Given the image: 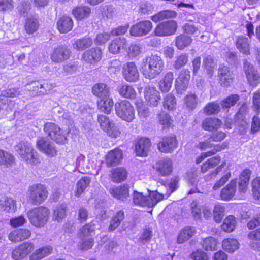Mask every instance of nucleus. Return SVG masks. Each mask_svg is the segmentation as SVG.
<instances>
[{"mask_svg":"<svg viewBox=\"0 0 260 260\" xmlns=\"http://www.w3.org/2000/svg\"><path fill=\"white\" fill-rule=\"evenodd\" d=\"M164 69V61L157 55H152L142 59L140 71L145 78L153 79L158 77Z\"/></svg>","mask_w":260,"mask_h":260,"instance_id":"1","label":"nucleus"},{"mask_svg":"<svg viewBox=\"0 0 260 260\" xmlns=\"http://www.w3.org/2000/svg\"><path fill=\"white\" fill-rule=\"evenodd\" d=\"M49 211L43 206L36 207L27 213V217L30 223L35 226H43L49 219Z\"/></svg>","mask_w":260,"mask_h":260,"instance_id":"2","label":"nucleus"},{"mask_svg":"<svg viewBox=\"0 0 260 260\" xmlns=\"http://www.w3.org/2000/svg\"><path fill=\"white\" fill-rule=\"evenodd\" d=\"M27 194L29 202L34 205L42 203L48 197L46 187L41 184H36L29 187Z\"/></svg>","mask_w":260,"mask_h":260,"instance_id":"3","label":"nucleus"},{"mask_svg":"<svg viewBox=\"0 0 260 260\" xmlns=\"http://www.w3.org/2000/svg\"><path fill=\"white\" fill-rule=\"evenodd\" d=\"M45 133L50 138L58 144H64L67 140V133L56 124L47 122L44 126Z\"/></svg>","mask_w":260,"mask_h":260,"instance_id":"4","label":"nucleus"},{"mask_svg":"<svg viewBox=\"0 0 260 260\" xmlns=\"http://www.w3.org/2000/svg\"><path fill=\"white\" fill-rule=\"evenodd\" d=\"M115 111L117 115L122 120L131 122L135 118V110L128 101L124 100L116 103Z\"/></svg>","mask_w":260,"mask_h":260,"instance_id":"5","label":"nucleus"},{"mask_svg":"<svg viewBox=\"0 0 260 260\" xmlns=\"http://www.w3.org/2000/svg\"><path fill=\"white\" fill-rule=\"evenodd\" d=\"M178 27L175 20H168L159 23L154 29V34L159 37H167L174 35Z\"/></svg>","mask_w":260,"mask_h":260,"instance_id":"6","label":"nucleus"},{"mask_svg":"<svg viewBox=\"0 0 260 260\" xmlns=\"http://www.w3.org/2000/svg\"><path fill=\"white\" fill-rule=\"evenodd\" d=\"M98 122L101 128L107 133L108 136L112 138H117L120 135V132L119 129L113 121H111L107 116L102 115H99Z\"/></svg>","mask_w":260,"mask_h":260,"instance_id":"7","label":"nucleus"},{"mask_svg":"<svg viewBox=\"0 0 260 260\" xmlns=\"http://www.w3.org/2000/svg\"><path fill=\"white\" fill-rule=\"evenodd\" d=\"M152 28V22L149 20H144L133 25L129 31L131 36L142 37L149 33Z\"/></svg>","mask_w":260,"mask_h":260,"instance_id":"8","label":"nucleus"},{"mask_svg":"<svg viewBox=\"0 0 260 260\" xmlns=\"http://www.w3.org/2000/svg\"><path fill=\"white\" fill-rule=\"evenodd\" d=\"M217 74L219 83L221 86L228 87L233 82V74L228 66L223 64H220Z\"/></svg>","mask_w":260,"mask_h":260,"instance_id":"9","label":"nucleus"},{"mask_svg":"<svg viewBox=\"0 0 260 260\" xmlns=\"http://www.w3.org/2000/svg\"><path fill=\"white\" fill-rule=\"evenodd\" d=\"M38 149L49 156L53 157L56 155L57 151L54 144L48 139L41 137L36 142Z\"/></svg>","mask_w":260,"mask_h":260,"instance_id":"10","label":"nucleus"},{"mask_svg":"<svg viewBox=\"0 0 260 260\" xmlns=\"http://www.w3.org/2000/svg\"><path fill=\"white\" fill-rule=\"evenodd\" d=\"M71 51L67 46H59L54 48L51 54V60L57 63L63 62L69 59L71 55Z\"/></svg>","mask_w":260,"mask_h":260,"instance_id":"11","label":"nucleus"},{"mask_svg":"<svg viewBox=\"0 0 260 260\" xmlns=\"http://www.w3.org/2000/svg\"><path fill=\"white\" fill-rule=\"evenodd\" d=\"M177 141L174 136L165 137L158 144V149L162 152L172 153L176 148Z\"/></svg>","mask_w":260,"mask_h":260,"instance_id":"12","label":"nucleus"},{"mask_svg":"<svg viewBox=\"0 0 260 260\" xmlns=\"http://www.w3.org/2000/svg\"><path fill=\"white\" fill-rule=\"evenodd\" d=\"M102 52L100 48H92L84 52L82 55L83 60L89 64H94L102 58Z\"/></svg>","mask_w":260,"mask_h":260,"instance_id":"13","label":"nucleus"},{"mask_svg":"<svg viewBox=\"0 0 260 260\" xmlns=\"http://www.w3.org/2000/svg\"><path fill=\"white\" fill-rule=\"evenodd\" d=\"M123 75L124 79L128 82H136L139 78L137 67L133 62H128L123 66Z\"/></svg>","mask_w":260,"mask_h":260,"instance_id":"14","label":"nucleus"},{"mask_svg":"<svg viewBox=\"0 0 260 260\" xmlns=\"http://www.w3.org/2000/svg\"><path fill=\"white\" fill-rule=\"evenodd\" d=\"M34 249L32 244L24 243L12 251V256L16 260H19L26 256Z\"/></svg>","mask_w":260,"mask_h":260,"instance_id":"15","label":"nucleus"},{"mask_svg":"<svg viewBox=\"0 0 260 260\" xmlns=\"http://www.w3.org/2000/svg\"><path fill=\"white\" fill-rule=\"evenodd\" d=\"M122 159V152L119 149L110 151L106 155V164L109 167L118 165Z\"/></svg>","mask_w":260,"mask_h":260,"instance_id":"16","label":"nucleus"},{"mask_svg":"<svg viewBox=\"0 0 260 260\" xmlns=\"http://www.w3.org/2000/svg\"><path fill=\"white\" fill-rule=\"evenodd\" d=\"M237 188V181L232 180L220 192V197L222 200H230L235 195Z\"/></svg>","mask_w":260,"mask_h":260,"instance_id":"17","label":"nucleus"},{"mask_svg":"<svg viewBox=\"0 0 260 260\" xmlns=\"http://www.w3.org/2000/svg\"><path fill=\"white\" fill-rule=\"evenodd\" d=\"M145 98L148 103L152 106H157L160 100L159 92L149 85L145 88Z\"/></svg>","mask_w":260,"mask_h":260,"instance_id":"18","label":"nucleus"},{"mask_svg":"<svg viewBox=\"0 0 260 260\" xmlns=\"http://www.w3.org/2000/svg\"><path fill=\"white\" fill-rule=\"evenodd\" d=\"M171 159L164 158L160 160L156 164V170L162 176H168L171 174L173 167Z\"/></svg>","mask_w":260,"mask_h":260,"instance_id":"19","label":"nucleus"},{"mask_svg":"<svg viewBox=\"0 0 260 260\" xmlns=\"http://www.w3.org/2000/svg\"><path fill=\"white\" fill-rule=\"evenodd\" d=\"M151 146L150 140L146 138L140 139L136 143L135 150L139 156H145L147 155Z\"/></svg>","mask_w":260,"mask_h":260,"instance_id":"20","label":"nucleus"},{"mask_svg":"<svg viewBox=\"0 0 260 260\" xmlns=\"http://www.w3.org/2000/svg\"><path fill=\"white\" fill-rule=\"evenodd\" d=\"M31 232L25 229H19L11 232L9 235V239L14 242H19L30 237Z\"/></svg>","mask_w":260,"mask_h":260,"instance_id":"21","label":"nucleus"},{"mask_svg":"<svg viewBox=\"0 0 260 260\" xmlns=\"http://www.w3.org/2000/svg\"><path fill=\"white\" fill-rule=\"evenodd\" d=\"M109 191L113 197L122 201L125 200L129 196V188L126 185L111 188Z\"/></svg>","mask_w":260,"mask_h":260,"instance_id":"22","label":"nucleus"},{"mask_svg":"<svg viewBox=\"0 0 260 260\" xmlns=\"http://www.w3.org/2000/svg\"><path fill=\"white\" fill-rule=\"evenodd\" d=\"M33 148L30 143L24 141L20 142L15 146V151L22 161L26 158V156L31 152Z\"/></svg>","mask_w":260,"mask_h":260,"instance_id":"23","label":"nucleus"},{"mask_svg":"<svg viewBox=\"0 0 260 260\" xmlns=\"http://www.w3.org/2000/svg\"><path fill=\"white\" fill-rule=\"evenodd\" d=\"M57 25L61 33H67L72 29L73 22L71 17L63 16L58 20Z\"/></svg>","mask_w":260,"mask_h":260,"instance_id":"24","label":"nucleus"},{"mask_svg":"<svg viewBox=\"0 0 260 260\" xmlns=\"http://www.w3.org/2000/svg\"><path fill=\"white\" fill-rule=\"evenodd\" d=\"M0 209L6 212H14L16 210V201L11 198L2 197L0 199Z\"/></svg>","mask_w":260,"mask_h":260,"instance_id":"25","label":"nucleus"},{"mask_svg":"<svg viewBox=\"0 0 260 260\" xmlns=\"http://www.w3.org/2000/svg\"><path fill=\"white\" fill-rule=\"evenodd\" d=\"M127 43L125 38H116L109 44L108 49L111 53L117 54L120 53L121 48H123Z\"/></svg>","mask_w":260,"mask_h":260,"instance_id":"26","label":"nucleus"},{"mask_svg":"<svg viewBox=\"0 0 260 260\" xmlns=\"http://www.w3.org/2000/svg\"><path fill=\"white\" fill-rule=\"evenodd\" d=\"M174 79V74L172 72L167 73L158 83L159 88L162 92H168L171 89Z\"/></svg>","mask_w":260,"mask_h":260,"instance_id":"27","label":"nucleus"},{"mask_svg":"<svg viewBox=\"0 0 260 260\" xmlns=\"http://www.w3.org/2000/svg\"><path fill=\"white\" fill-rule=\"evenodd\" d=\"M177 15L176 11L171 10H165L159 12L151 16V20L154 22H158L165 19L175 18Z\"/></svg>","mask_w":260,"mask_h":260,"instance_id":"28","label":"nucleus"},{"mask_svg":"<svg viewBox=\"0 0 260 260\" xmlns=\"http://www.w3.org/2000/svg\"><path fill=\"white\" fill-rule=\"evenodd\" d=\"M237 48L239 51L245 55L250 54V47L248 39L244 36H240L236 41Z\"/></svg>","mask_w":260,"mask_h":260,"instance_id":"29","label":"nucleus"},{"mask_svg":"<svg viewBox=\"0 0 260 260\" xmlns=\"http://www.w3.org/2000/svg\"><path fill=\"white\" fill-rule=\"evenodd\" d=\"M164 199V194L157 191H152L149 196H145L144 206L152 207Z\"/></svg>","mask_w":260,"mask_h":260,"instance_id":"30","label":"nucleus"},{"mask_svg":"<svg viewBox=\"0 0 260 260\" xmlns=\"http://www.w3.org/2000/svg\"><path fill=\"white\" fill-rule=\"evenodd\" d=\"M124 212L123 210H119L112 217L108 230L109 232H113L117 229L124 219Z\"/></svg>","mask_w":260,"mask_h":260,"instance_id":"31","label":"nucleus"},{"mask_svg":"<svg viewBox=\"0 0 260 260\" xmlns=\"http://www.w3.org/2000/svg\"><path fill=\"white\" fill-rule=\"evenodd\" d=\"M92 92L101 99L109 96V88L103 83L95 84L92 88Z\"/></svg>","mask_w":260,"mask_h":260,"instance_id":"32","label":"nucleus"},{"mask_svg":"<svg viewBox=\"0 0 260 260\" xmlns=\"http://www.w3.org/2000/svg\"><path fill=\"white\" fill-rule=\"evenodd\" d=\"M221 124V121L217 118H207L203 121L202 127L204 130L212 131L219 128Z\"/></svg>","mask_w":260,"mask_h":260,"instance_id":"33","label":"nucleus"},{"mask_svg":"<svg viewBox=\"0 0 260 260\" xmlns=\"http://www.w3.org/2000/svg\"><path fill=\"white\" fill-rule=\"evenodd\" d=\"M203 64L206 73L209 78H211L214 74L216 63L211 55H208L203 60Z\"/></svg>","mask_w":260,"mask_h":260,"instance_id":"34","label":"nucleus"},{"mask_svg":"<svg viewBox=\"0 0 260 260\" xmlns=\"http://www.w3.org/2000/svg\"><path fill=\"white\" fill-rule=\"evenodd\" d=\"M67 206L66 204H62L57 205L53 210L52 219L58 222L61 221L67 216Z\"/></svg>","mask_w":260,"mask_h":260,"instance_id":"35","label":"nucleus"},{"mask_svg":"<svg viewBox=\"0 0 260 260\" xmlns=\"http://www.w3.org/2000/svg\"><path fill=\"white\" fill-rule=\"evenodd\" d=\"M113 104L112 99L109 96L100 99L98 102V107L101 112L109 114L112 109Z\"/></svg>","mask_w":260,"mask_h":260,"instance_id":"36","label":"nucleus"},{"mask_svg":"<svg viewBox=\"0 0 260 260\" xmlns=\"http://www.w3.org/2000/svg\"><path fill=\"white\" fill-rule=\"evenodd\" d=\"M118 90L120 94L125 98L135 99L136 98V92L131 85L127 84L121 85L119 86Z\"/></svg>","mask_w":260,"mask_h":260,"instance_id":"37","label":"nucleus"},{"mask_svg":"<svg viewBox=\"0 0 260 260\" xmlns=\"http://www.w3.org/2000/svg\"><path fill=\"white\" fill-rule=\"evenodd\" d=\"M92 43V39L91 38L83 37L77 40L73 44V47L78 51H83L89 48Z\"/></svg>","mask_w":260,"mask_h":260,"instance_id":"38","label":"nucleus"},{"mask_svg":"<svg viewBox=\"0 0 260 260\" xmlns=\"http://www.w3.org/2000/svg\"><path fill=\"white\" fill-rule=\"evenodd\" d=\"M195 233V230L194 228L187 226L184 228L179 233L178 238L177 242L181 244L188 240L190 238L192 237Z\"/></svg>","mask_w":260,"mask_h":260,"instance_id":"39","label":"nucleus"},{"mask_svg":"<svg viewBox=\"0 0 260 260\" xmlns=\"http://www.w3.org/2000/svg\"><path fill=\"white\" fill-rule=\"evenodd\" d=\"M192 41V40L190 37L185 34H182L176 38L175 44L178 49L182 50L190 45Z\"/></svg>","mask_w":260,"mask_h":260,"instance_id":"40","label":"nucleus"},{"mask_svg":"<svg viewBox=\"0 0 260 260\" xmlns=\"http://www.w3.org/2000/svg\"><path fill=\"white\" fill-rule=\"evenodd\" d=\"M223 249L228 252H233L239 248V243L234 239H224L222 243Z\"/></svg>","mask_w":260,"mask_h":260,"instance_id":"41","label":"nucleus"},{"mask_svg":"<svg viewBox=\"0 0 260 260\" xmlns=\"http://www.w3.org/2000/svg\"><path fill=\"white\" fill-rule=\"evenodd\" d=\"M39 21L34 17L28 18L24 24V28L28 34H32L35 32L39 28Z\"/></svg>","mask_w":260,"mask_h":260,"instance_id":"42","label":"nucleus"},{"mask_svg":"<svg viewBox=\"0 0 260 260\" xmlns=\"http://www.w3.org/2000/svg\"><path fill=\"white\" fill-rule=\"evenodd\" d=\"M52 248L50 247H43L34 252L30 256V260H41L49 255L52 252Z\"/></svg>","mask_w":260,"mask_h":260,"instance_id":"43","label":"nucleus"},{"mask_svg":"<svg viewBox=\"0 0 260 260\" xmlns=\"http://www.w3.org/2000/svg\"><path fill=\"white\" fill-rule=\"evenodd\" d=\"M127 175V171L122 168H118L113 170L112 174V178L113 181L115 182H121L126 179Z\"/></svg>","mask_w":260,"mask_h":260,"instance_id":"44","label":"nucleus"},{"mask_svg":"<svg viewBox=\"0 0 260 260\" xmlns=\"http://www.w3.org/2000/svg\"><path fill=\"white\" fill-rule=\"evenodd\" d=\"M189 55L187 53H181L175 57L173 67L176 70H179L187 64Z\"/></svg>","mask_w":260,"mask_h":260,"instance_id":"45","label":"nucleus"},{"mask_svg":"<svg viewBox=\"0 0 260 260\" xmlns=\"http://www.w3.org/2000/svg\"><path fill=\"white\" fill-rule=\"evenodd\" d=\"M90 12V9L88 7H79L73 10V14L77 19L79 20L88 17Z\"/></svg>","mask_w":260,"mask_h":260,"instance_id":"46","label":"nucleus"},{"mask_svg":"<svg viewBox=\"0 0 260 260\" xmlns=\"http://www.w3.org/2000/svg\"><path fill=\"white\" fill-rule=\"evenodd\" d=\"M90 178L89 177H84L81 178L76 184V195H81L90 183Z\"/></svg>","mask_w":260,"mask_h":260,"instance_id":"47","label":"nucleus"},{"mask_svg":"<svg viewBox=\"0 0 260 260\" xmlns=\"http://www.w3.org/2000/svg\"><path fill=\"white\" fill-rule=\"evenodd\" d=\"M23 161L32 166H36L41 162L39 154L34 148L32 149L30 153L26 156Z\"/></svg>","mask_w":260,"mask_h":260,"instance_id":"48","label":"nucleus"},{"mask_svg":"<svg viewBox=\"0 0 260 260\" xmlns=\"http://www.w3.org/2000/svg\"><path fill=\"white\" fill-rule=\"evenodd\" d=\"M154 10V6L150 2L144 1L140 3L139 8V13L141 15L151 14Z\"/></svg>","mask_w":260,"mask_h":260,"instance_id":"49","label":"nucleus"},{"mask_svg":"<svg viewBox=\"0 0 260 260\" xmlns=\"http://www.w3.org/2000/svg\"><path fill=\"white\" fill-rule=\"evenodd\" d=\"M236 224L235 218L233 215L228 216L224 220L222 229L228 232H232Z\"/></svg>","mask_w":260,"mask_h":260,"instance_id":"50","label":"nucleus"},{"mask_svg":"<svg viewBox=\"0 0 260 260\" xmlns=\"http://www.w3.org/2000/svg\"><path fill=\"white\" fill-rule=\"evenodd\" d=\"M225 208L220 204L216 205L213 210L214 220L217 223H219L224 216Z\"/></svg>","mask_w":260,"mask_h":260,"instance_id":"51","label":"nucleus"},{"mask_svg":"<svg viewBox=\"0 0 260 260\" xmlns=\"http://www.w3.org/2000/svg\"><path fill=\"white\" fill-rule=\"evenodd\" d=\"M217 242L216 240L212 237H209L204 239L202 242L203 248L206 250H215L216 248Z\"/></svg>","mask_w":260,"mask_h":260,"instance_id":"52","label":"nucleus"},{"mask_svg":"<svg viewBox=\"0 0 260 260\" xmlns=\"http://www.w3.org/2000/svg\"><path fill=\"white\" fill-rule=\"evenodd\" d=\"M239 100L237 94H232L221 102L220 104L223 108H229L234 106Z\"/></svg>","mask_w":260,"mask_h":260,"instance_id":"53","label":"nucleus"},{"mask_svg":"<svg viewBox=\"0 0 260 260\" xmlns=\"http://www.w3.org/2000/svg\"><path fill=\"white\" fill-rule=\"evenodd\" d=\"M163 105L165 108L169 110L175 109L176 106V98L172 94H168L164 99Z\"/></svg>","mask_w":260,"mask_h":260,"instance_id":"54","label":"nucleus"},{"mask_svg":"<svg viewBox=\"0 0 260 260\" xmlns=\"http://www.w3.org/2000/svg\"><path fill=\"white\" fill-rule=\"evenodd\" d=\"M14 157L10 153L0 149V165H12L14 162Z\"/></svg>","mask_w":260,"mask_h":260,"instance_id":"55","label":"nucleus"},{"mask_svg":"<svg viewBox=\"0 0 260 260\" xmlns=\"http://www.w3.org/2000/svg\"><path fill=\"white\" fill-rule=\"evenodd\" d=\"M63 71L65 75L80 72V67L77 63H70L63 66Z\"/></svg>","mask_w":260,"mask_h":260,"instance_id":"56","label":"nucleus"},{"mask_svg":"<svg viewBox=\"0 0 260 260\" xmlns=\"http://www.w3.org/2000/svg\"><path fill=\"white\" fill-rule=\"evenodd\" d=\"M143 51L142 45L138 44H131L128 47V56L130 57H136Z\"/></svg>","mask_w":260,"mask_h":260,"instance_id":"57","label":"nucleus"},{"mask_svg":"<svg viewBox=\"0 0 260 260\" xmlns=\"http://www.w3.org/2000/svg\"><path fill=\"white\" fill-rule=\"evenodd\" d=\"M95 229V224L93 221L86 223L80 229V236L83 237L88 236L91 232L94 231Z\"/></svg>","mask_w":260,"mask_h":260,"instance_id":"58","label":"nucleus"},{"mask_svg":"<svg viewBox=\"0 0 260 260\" xmlns=\"http://www.w3.org/2000/svg\"><path fill=\"white\" fill-rule=\"evenodd\" d=\"M220 110L219 105L216 102L209 103L205 107V111L207 114H216Z\"/></svg>","mask_w":260,"mask_h":260,"instance_id":"59","label":"nucleus"},{"mask_svg":"<svg viewBox=\"0 0 260 260\" xmlns=\"http://www.w3.org/2000/svg\"><path fill=\"white\" fill-rule=\"evenodd\" d=\"M231 177V173L230 172L226 173L223 175L219 180H218L214 185L212 189L214 190H216L223 186L230 179Z\"/></svg>","mask_w":260,"mask_h":260,"instance_id":"60","label":"nucleus"},{"mask_svg":"<svg viewBox=\"0 0 260 260\" xmlns=\"http://www.w3.org/2000/svg\"><path fill=\"white\" fill-rule=\"evenodd\" d=\"M248 81L252 86H256L260 82V76L257 71L246 75Z\"/></svg>","mask_w":260,"mask_h":260,"instance_id":"61","label":"nucleus"},{"mask_svg":"<svg viewBox=\"0 0 260 260\" xmlns=\"http://www.w3.org/2000/svg\"><path fill=\"white\" fill-rule=\"evenodd\" d=\"M252 107L257 114L260 113V92H256L253 93Z\"/></svg>","mask_w":260,"mask_h":260,"instance_id":"62","label":"nucleus"},{"mask_svg":"<svg viewBox=\"0 0 260 260\" xmlns=\"http://www.w3.org/2000/svg\"><path fill=\"white\" fill-rule=\"evenodd\" d=\"M30 9V5L28 2H22L18 6L17 9L21 16L25 17L27 15Z\"/></svg>","mask_w":260,"mask_h":260,"instance_id":"63","label":"nucleus"},{"mask_svg":"<svg viewBox=\"0 0 260 260\" xmlns=\"http://www.w3.org/2000/svg\"><path fill=\"white\" fill-rule=\"evenodd\" d=\"M252 191L255 198L260 199V178H256L252 182Z\"/></svg>","mask_w":260,"mask_h":260,"instance_id":"64","label":"nucleus"}]
</instances>
